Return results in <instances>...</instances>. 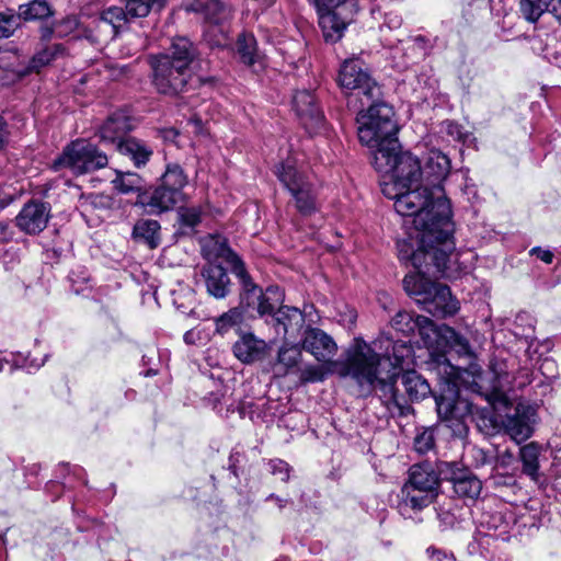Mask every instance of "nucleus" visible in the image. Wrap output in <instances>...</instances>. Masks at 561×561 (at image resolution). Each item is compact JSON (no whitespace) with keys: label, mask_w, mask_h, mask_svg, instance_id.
Here are the masks:
<instances>
[{"label":"nucleus","mask_w":561,"mask_h":561,"mask_svg":"<svg viewBox=\"0 0 561 561\" xmlns=\"http://www.w3.org/2000/svg\"><path fill=\"white\" fill-rule=\"evenodd\" d=\"M152 83L160 94L170 96L182 93L190 79V69L174 66L167 57H152Z\"/></svg>","instance_id":"obj_14"},{"label":"nucleus","mask_w":561,"mask_h":561,"mask_svg":"<svg viewBox=\"0 0 561 561\" xmlns=\"http://www.w3.org/2000/svg\"><path fill=\"white\" fill-rule=\"evenodd\" d=\"M530 255H536L539 260L547 264H551L553 261V253L550 250L541 249L540 247H535L529 251Z\"/></svg>","instance_id":"obj_59"},{"label":"nucleus","mask_w":561,"mask_h":561,"mask_svg":"<svg viewBox=\"0 0 561 561\" xmlns=\"http://www.w3.org/2000/svg\"><path fill=\"white\" fill-rule=\"evenodd\" d=\"M293 106L306 128L316 129L322 125L324 115L310 91H297L293 98Z\"/></svg>","instance_id":"obj_20"},{"label":"nucleus","mask_w":561,"mask_h":561,"mask_svg":"<svg viewBox=\"0 0 561 561\" xmlns=\"http://www.w3.org/2000/svg\"><path fill=\"white\" fill-rule=\"evenodd\" d=\"M183 201L176 190H171L160 184L152 190H145L137 195V205H140L148 214L160 215L173 209V207Z\"/></svg>","instance_id":"obj_18"},{"label":"nucleus","mask_w":561,"mask_h":561,"mask_svg":"<svg viewBox=\"0 0 561 561\" xmlns=\"http://www.w3.org/2000/svg\"><path fill=\"white\" fill-rule=\"evenodd\" d=\"M72 290L76 294H82L90 283V274L85 268L73 270L69 274Z\"/></svg>","instance_id":"obj_51"},{"label":"nucleus","mask_w":561,"mask_h":561,"mask_svg":"<svg viewBox=\"0 0 561 561\" xmlns=\"http://www.w3.org/2000/svg\"><path fill=\"white\" fill-rule=\"evenodd\" d=\"M437 518L443 530L454 527L457 522L455 514L442 507L437 510Z\"/></svg>","instance_id":"obj_57"},{"label":"nucleus","mask_w":561,"mask_h":561,"mask_svg":"<svg viewBox=\"0 0 561 561\" xmlns=\"http://www.w3.org/2000/svg\"><path fill=\"white\" fill-rule=\"evenodd\" d=\"M201 209L198 207H181L178 211L182 233H188L201 222Z\"/></svg>","instance_id":"obj_48"},{"label":"nucleus","mask_w":561,"mask_h":561,"mask_svg":"<svg viewBox=\"0 0 561 561\" xmlns=\"http://www.w3.org/2000/svg\"><path fill=\"white\" fill-rule=\"evenodd\" d=\"M360 104L367 105V110L359 111L356 118L360 144L375 151L392 146L398 147L399 126L394 119L393 107L381 96L369 101L360 99Z\"/></svg>","instance_id":"obj_4"},{"label":"nucleus","mask_w":561,"mask_h":561,"mask_svg":"<svg viewBox=\"0 0 561 561\" xmlns=\"http://www.w3.org/2000/svg\"><path fill=\"white\" fill-rule=\"evenodd\" d=\"M158 356V351L154 350V348H150L148 351V353L144 354L142 355V365L144 366H150L153 364V360L156 359V357Z\"/></svg>","instance_id":"obj_62"},{"label":"nucleus","mask_w":561,"mask_h":561,"mask_svg":"<svg viewBox=\"0 0 561 561\" xmlns=\"http://www.w3.org/2000/svg\"><path fill=\"white\" fill-rule=\"evenodd\" d=\"M131 129L129 118L122 113H114L107 117L100 128L102 140L113 142L117 146L121 139H126L125 135Z\"/></svg>","instance_id":"obj_28"},{"label":"nucleus","mask_w":561,"mask_h":561,"mask_svg":"<svg viewBox=\"0 0 561 561\" xmlns=\"http://www.w3.org/2000/svg\"><path fill=\"white\" fill-rule=\"evenodd\" d=\"M550 12L561 23V0H557L552 4Z\"/></svg>","instance_id":"obj_64"},{"label":"nucleus","mask_w":561,"mask_h":561,"mask_svg":"<svg viewBox=\"0 0 561 561\" xmlns=\"http://www.w3.org/2000/svg\"><path fill=\"white\" fill-rule=\"evenodd\" d=\"M160 224L157 220L145 219L136 222L133 229L135 239L141 240L147 243L151 249H154L160 243Z\"/></svg>","instance_id":"obj_37"},{"label":"nucleus","mask_w":561,"mask_h":561,"mask_svg":"<svg viewBox=\"0 0 561 561\" xmlns=\"http://www.w3.org/2000/svg\"><path fill=\"white\" fill-rule=\"evenodd\" d=\"M403 486L439 493V474L430 462L415 463L409 469V479Z\"/></svg>","instance_id":"obj_22"},{"label":"nucleus","mask_w":561,"mask_h":561,"mask_svg":"<svg viewBox=\"0 0 561 561\" xmlns=\"http://www.w3.org/2000/svg\"><path fill=\"white\" fill-rule=\"evenodd\" d=\"M385 24L391 30L398 28L402 24V19L400 15L389 13L386 15Z\"/></svg>","instance_id":"obj_60"},{"label":"nucleus","mask_w":561,"mask_h":561,"mask_svg":"<svg viewBox=\"0 0 561 561\" xmlns=\"http://www.w3.org/2000/svg\"><path fill=\"white\" fill-rule=\"evenodd\" d=\"M490 368L493 373V386H505L511 385L514 378L508 371L507 363L504 360L494 359L491 362Z\"/></svg>","instance_id":"obj_50"},{"label":"nucleus","mask_w":561,"mask_h":561,"mask_svg":"<svg viewBox=\"0 0 561 561\" xmlns=\"http://www.w3.org/2000/svg\"><path fill=\"white\" fill-rule=\"evenodd\" d=\"M540 450V445L535 442L526 444L519 449V459L523 463V472L533 481H538L539 478Z\"/></svg>","instance_id":"obj_35"},{"label":"nucleus","mask_w":561,"mask_h":561,"mask_svg":"<svg viewBox=\"0 0 561 561\" xmlns=\"http://www.w3.org/2000/svg\"><path fill=\"white\" fill-rule=\"evenodd\" d=\"M275 175L295 201L296 209L304 216L317 211V192L307 176L299 171L290 159L275 168Z\"/></svg>","instance_id":"obj_10"},{"label":"nucleus","mask_w":561,"mask_h":561,"mask_svg":"<svg viewBox=\"0 0 561 561\" xmlns=\"http://www.w3.org/2000/svg\"><path fill=\"white\" fill-rule=\"evenodd\" d=\"M416 331L421 337V342L432 355L440 353L444 342L443 325H436L431 319L421 316L419 319Z\"/></svg>","instance_id":"obj_27"},{"label":"nucleus","mask_w":561,"mask_h":561,"mask_svg":"<svg viewBox=\"0 0 561 561\" xmlns=\"http://www.w3.org/2000/svg\"><path fill=\"white\" fill-rule=\"evenodd\" d=\"M420 314H415L413 312H409L405 310H400L396 313V316L391 319V327L397 332L402 333L405 336H409L416 332Z\"/></svg>","instance_id":"obj_44"},{"label":"nucleus","mask_w":561,"mask_h":561,"mask_svg":"<svg viewBox=\"0 0 561 561\" xmlns=\"http://www.w3.org/2000/svg\"><path fill=\"white\" fill-rule=\"evenodd\" d=\"M305 321V314L299 308L286 306L283 302L271 318L266 319V324L274 329L276 336L289 340L296 339Z\"/></svg>","instance_id":"obj_17"},{"label":"nucleus","mask_w":561,"mask_h":561,"mask_svg":"<svg viewBox=\"0 0 561 561\" xmlns=\"http://www.w3.org/2000/svg\"><path fill=\"white\" fill-rule=\"evenodd\" d=\"M337 80L343 90L356 91L359 100L369 101L382 96L380 85L358 58L346 59L342 64Z\"/></svg>","instance_id":"obj_13"},{"label":"nucleus","mask_w":561,"mask_h":561,"mask_svg":"<svg viewBox=\"0 0 561 561\" xmlns=\"http://www.w3.org/2000/svg\"><path fill=\"white\" fill-rule=\"evenodd\" d=\"M5 371L12 373L16 369H24L27 373H31L32 369H37L41 365L34 364L33 360H30L28 356L23 355L21 353L9 354L5 356Z\"/></svg>","instance_id":"obj_49"},{"label":"nucleus","mask_w":561,"mask_h":561,"mask_svg":"<svg viewBox=\"0 0 561 561\" xmlns=\"http://www.w3.org/2000/svg\"><path fill=\"white\" fill-rule=\"evenodd\" d=\"M434 446V434L430 430L420 433L414 439V448L419 454H425Z\"/></svg>","instance_id":"obj_52"},{"label":"nucleus","mask_w":561,"mask_h":561,"mask_svg":"<svg viewBox=\"0 0 561 561\" xmlns=\"http://www.w3.org/2000/svg\"><path fill=\"white\" fill-rule=\"evenodd\" d=\"M439 472L453 483L454 493L458 497L474 501L480 495L481 481L472 473L458 469L455 462H442Z\"/></svg>","instance_id":"obj_16"},{"label":"nucleus","mask_w":561,"mask_h":561,"mask_svg":"<svg viewBox=\"0 0 561 561\" xmlns=\"http://www.w3.org/2000/svg\"><path fill=\"white\" fill-rule=\"evenodd\" d=\"M340 9L317 10L319 26L327 43H336L344 34L347 22L341 16Z\"/></svg>","instance_id":"obj_25"},{"label":"nucleus","mask_w":561,"mask_h":561,"mask_svg":"<svg viewBox=\"0 0 561 561\" xmlns=\"http://www.w3.org/2000/svg\"><path fill=\"white\" fill-rule=\"evenodd\" d=\"M435 362L437 363V373L442 376V386H478L473 378L474 373L451 365L444 355L438 354Z\"/></svg>","instance_id":"obj_23"},{"label":"nucleus","mask_w":561,"mask_h":561,"mask_svg":"<svg viewBox=\"0 0 561 561\" xmlns=\"http://www.w3.org/2000/svg\"><path fill=\"white\" fill-rule=\"evenodd\" d=\"M426 554L431 561H456L453 552H448L436 547H428L426 549Z\"/></svg>","instance_id":"obj_56"},{"label":"nucleus","mask_w":561,"mask_h":561,"mask_svg":"<svg viewBox=\"0 0 561 561\" xmlns=\"http://www.w3.org/2000/svg\"><path fill=\"white\" fill-rule=\"evenodd\" d=\"M115 190L122 194L142 193L144 180L135 172H116V178L112 181Z\"/></svg>","instance_id":"obj_39"},{"label":"nucleus","mask_w":561,"mask_h":561,"mask_svg":"<svg viewBox=\"0 0 561 561\" xmlns=\"http://www.w3.org/2000/svg\"><path fill=\"white\" fill-rule=\"evenodd\" d=\"M373 164L385 176L399 180V184L422 192V167L420 160L409 151L398 147H388L374 151Z\"/></svg>","instance_id":"obj_8"},{"label":"nucleus","mask_w":561,"mask_h":561,"mask_svg":"<svg viewBox=\"0 0 561 561\" xmlns=\"http://www.w3.org/2000/svg\"><path fill=\"white\" fill-rule=\"evenodd\" d=\"M188 182L187 175L181 165L174 163L167 167L165 172L161 178V184L168 188L176 190L181 197H184L183 188Z\"/></svg>","instance_id":"obj_42"},{"label":"nucleus","mask_w":561,"mask_h":561,"mask_svg":"<svg viewBox=\"0 0 561 561\" xmlns=\"http://www.w3.org/2000/svg\"><path fill=\"white\" fill-rule=\"evenodd\" d=\"M227 252V259L232 265V272L240 283L239 304L245 313L261 319H270L285 299L284 291L276 285L265 289L256 285L245 270L241 259L230 249L224 248L220 255Z\"/></svg>","instance_id":"obj_5"},{"label":"nucleus","mask_w":561,"mask_h":561,"mask_svg":"<svg viewBox=\"0 0 561 561\" xmlns=\"http://www.w3.org/2000/svg\"><path fill=\"white\" fill-rule=\"evenodd\" d=\"M381 399L389 411L397 409L399 414L404 415L410 412V402L413 400L414 388H379Z\"/></svg>","instance_id":"obj_32"},{"label":"nucleus","mask_w":561,"mask_h":561,"mask_svg":"<svg viewBox=\"0 0 561 561\" xmlns=\"http://www.w3.org/2000/svg\"><path fill=\"white\" fill-rule=\"evenodd\" d=\"M193 10L201 12L204 19L214 25H219L231 18V9L220 0H208L198 7L194 5Z\"/></svg>","instance_id":"obj_34"},{"label":"nucleus","mask_w":561,"mask_h":561,"mask_svg":"<svg viewBox=\"0 0 561 561\" xmlns=\"http://www.w3.org/2000/svg\"><path fill=\"white\" fill-rule=\"evenodd\" d=\"M405 293L433 317L445 318L455 314L459 305L448 286L432 282L423 273L407 275L403 279Z\"/></svg>","instance_id":"obj_7"},{"label":"nucleus","mask_w":561,"mask_h":561,"mask_svg":"<svg viewBox=\"0 0 561 561\" xmlns=\"http://www.w3.org/2000/svg\"><path fill=\"white\" fill-rule=\"evenodd\" d=\"M9 131L5 121L0 116V149L8 142Z\"/></svg>","instance_id":"obj_61"},{"label":"nucleus","mask_w":561,"mask_h":561,"mask_svg":"<svg viewBox=\"0 0 561 561\" xmlns=\"http://www.w3.org/2000/svg\"><path fill=\"white\" fill-rule=\"evenodd\" d=\"M317 10L341 9L346 0H312Z\"/></svg>","instance_id":"obj_58"},{"label":"nucleus","mask_w":561,"mask_h":561,"mask_svg":"<svg viewBox=\"0 0 561 561\" xmlns=\"http://www.w3.org/2000/svg\"><path fill=\"white\" fill-rule=\"evenodd\" d=\"M424 227L413 222L416 229V237L399 240L397 242L398 256L400 261L411 263L417 272H421L423 265L430 262L439 273L445 275L450 268V263L455 254L454 222L450 220L448 231L445 233L446 226L438 222L437 214L428 211L424 216Z\"/></svg>","instance_id":"obj_3"},{"label":"nucleus","mask_w":561,"mask_h":561,"mask_svg":"<svg viewBox=\"0 0 561 561\" xmlns=\"http://www.w3.org/2000/svg\"><path fill=\"white\" fill-rule=\"evenodd\" d=\"M79 25L78 19L73 15L66 16L56 23V34L58 37H64L71 34Z\"/></svg>","instance_id":"obj_54"},{"label":"nucleus","mask_w":561,"mask_h":561,"mask_svg":"<svg viewBox=\"0 0 561 561\" xmlns=\"http://www.w3.org/2000/svg\"><path fill=\"white\" fill-rule=\"evenodd\" d=\"M442 133H445L450 140L454 141H463L466 137L461 125L453 121H445L442 123Z\"/></svg>","instance_id":"obj_53"},{"label":"nucleus","mask_w":561,"mask_h":561,"mask_svg":"<svg viewBox=\"0 0 561 561\" xmlns=\"http://www.w3.org/2000/svg\"><path fill=\"white\" fill-rule=\"evenodd\" d=\"M550 0H519L522 15L530 23H536L540 16L549 11Z\"/></svg>","instance_id":"obj_46"},{"label":"nucleus","mask_w":561,"mask_h":561,"mask_svg":"<svg viewBox=\"0 0 561 561\" xmlns=\"http://www.w3.org/2000/svg\"><path fill=\"white\" fill-rule=\"evenodd\" d=\"M450 160L440 150L431 149L425 158L424 167H422V192L427 198V208L431 213L437 214L438 222L445 225L446 233L450 226L451 207L449 199L446 197L443 181L449 174Z\"/></svg>","instance_id":"obj_6"},{"label":"nucleus","mask_w":561,"mask_h":561,"mask_svg":"<svg viewBox=\"0 0 561 561\" xmlns=\"http://www.w3.org/2000/svg\"><path fill=\"white\" fill-rule=\"evenodd\" d=\"M196 56V49L193 43L185 37L173 39L169 51L158 57H167L174 66L190 69V65Z\"/></svg>","instance_id":"obj_29"},{"label":"nucleus","mask_w":561,"mask_h":561,"mask_svg":"<svg viewBox=\"0 0 561 561\" xmlns=\"http://www.w3.org/2000/svg\"><path fill=\"white\" fill-rule=\"evenodd\" d=\"M444 342L442 345L440 353L447 350L455 351L460 356H472V351L469 341L457 333L453 328L443 325Z\"/></svg>","instance_id":"obj_36"},{"label":"nucleus","mask_w":561,"mask_h":561,"mask_svg":"<svg viewBox=\"0 0 561 561\" xmlns=\"http://www.w3.org/2000/svg\"><path fill=\"white\" fill-rule=\"evenodd\" d=\"M270 468L271 472L274 476H278L282 481H288L290 467L286 461L282 459H273L270 461Z\"/></svg>","instance_id":"obj_55"},{"label":"nucleus","mask_w":561,"mask_h":561,"mask_svg":"<svg viewBox=\"0 0 561 561\" xmlns=\"http://www.w3.org/2000/svg\"><path fill=\"white\" fill-rule=\"evenodd\" d=\"M438 493L430 491H421L410 486L401 488V508H411L413 511H421L434 502Z\"/></svg>","instance_id":"obj_33"},{"label":"nucleus","mask_w":561,"mask_h":561,"mask_svg":"<svg viewBox=\"0 0 561 561\" xmlns=\"http://www.w3.org/2000/svg\"><path fill=\"white\" fill-rule=\"evenodd\" d=\"M55 33H56V27L53 28L50 26H43V27H41V39L49 41Z\"/></svg>","instance_id":"obj_63"},{"label":"nucleus","mask_w":561,"mask_h":561,"mask_svg":"<svg viewBox=\"0 0 561 561\" xmlns=\"http://www.w3.org/2000/svg\"><path fill=\"white\" fill-rule=\"evenodd\" d=\"M380 182L382 194L389 199L394 201V209L401 216L414 217V222L424 227V216L427 214V198L420 190H413L399 184V180L391 179L381 174Z\"/></svg>","instance_id":"obj_11"},{"label":"nucleus","mask_w":561,"mask_h":561,"mask_svg":"<svg viewBox=\"0 0 561 561\" xmlns=\"http://www.w3.org/2000/svg\"><path fill=\"white\" fill-rule=\"evenodd\" d=\"M237 51L244 65L253 66L259 58L255 37L252 34H240L237 39Z\"/></svg>","instance_id":"obj_43"},{"label":"nucleus","mask_w":561,"mask_h":561,"mask_svg":"<svg viewBox=\"0 0 561 561\" xmlns=\"http://www.w3.org/2000/svg\"><path fill=\"white\" fill-rule=\"evenodd\" d=\"M21 16L19 11L5 9L0 11V39L9 38L21 27Z\"/></svg>","instance_id":"obj_47"},{"label":"nucleus","mask_w":561,"mask_h":561,"mask_svg":"<svg viewBox=\"0 0 561 561\" xmlns=\"http://www.w3.org/2000/svg\"><path fill=\"white\" fill-rule=\"evenodd\" d=\"M207 293L216 299L226 298L231 290V282L226 270L220 265H208L202 273Z\"/></svg>","instance_id":"obj_24"},{"label":"nucleus","mask_w":561,"mask_h":561,"mask_svg":"<svg viewBox=\"0 0 561 561\" xmlns=\"http://www.w3.org/2000/svg\"><path fill=\"white\" fill-rule=\"evenodd\" d=\"M302 348L313 355L317 360L327 363L335 355L337 346L324 331L312 328L306 331Z\"/></svg>","instance_id":"obj_21"},{"label":"nucleus","mask_w":561,"mask_h":561,"mask_svg":"<svg viewBox=\"0 0 561 561\" xmlns=\"http://www.w3.org/2000/svg\"><path fill=\"white\" fill-rule=\"evenodd\" d=\"M130 16L127 12L126 7H117V5H111L104 10H102L99 14V16L93 21L96 23V27L100 28L101 26L107 27V34L111 37H114L118 28L125 25L130 21Z\"/></svg>","instance_id":"obj_30"},{"label":"nucleus","mask_w":561,"mask_h":561,"mask_svg":"<svg viewBox=\"0 0 561 561\" xmlns=\"http://www.w3.org/2000/svg\"><path fill=\"white\" fill-rule=\"evenodd\" d=\"M49 203L39 199H31L24 204L15 217L16 227L27 234L42 232L51 217Z\"/></svg>","instance_id":"obj_15"},{"label":"nucleus","mask_w":561,"mask_h":561,"mask_svg":"<svg viewBox=\"0 0 561 561\" xmlns=\"http://www.w3.org/2000/svg\"><path fill=\"white\" fill-rule=\"evenodd\" d=\"M376 350L362 337H355L343 357L331 363V371L340 377H350L359 386H428L426 379L410 365L413 347L409 342L381 334L374 342Z\"/></svg>","instance_id":"obj_1"},{"label":"nucleus","mask_w":561,"mask_h":561,"mask_svg":"<svg viewBox=\"0 0 561 561\" xmlns=\"http://www.w3.org/2000/svg\"><path fill=\"white\" fill-rule=\"evenodd\" d=\"M244 313L245 312L240 305L238 307L230 308L214 320L215 332L220 335H225L234 328H239L240 332V325L244 320Z\"/></svg>","instance_id":"obj_38"},{"label":"nucleus","mask_w":561,"mask_h":561,"mask_svg":"<svg viewBox=\"0 0 561 561\" xmlns=\"http://www.w3.org/2000/svg\"><path fill=\"white\" fill-rule=\"evenodd\" d=\"M116 149L123 156L128 157L137 168L146 165L153 153L152 148L146 141L134 137L121 139Z\"/></svg>","instance_id":"obj_26"},{"label":"nucleus","mask_w":561,"mask_h":561,"mask_svg":"<svg viewBox=\"0 0 561 561\" xmlns=\"http://www.w3.org/2000/svg\"><path fill=\"white\" fill-rule=\"evenodd\" d=\"M233 355L244 364L262 360L268 353L267 343L252 332L240 331L232 346Z\"/></svg>","instance_id":"obj_19"},{"label":"nucleus","mask_w":561,"mask_h":561,"mask_svg":"<svg viewBox=\"0 0 561 561\" xmlns=\"http://www.w3.org/2000/svg\"><path fill=\"white\" fill-rule=\"evenodd\" d=\"M108 158L96 145L87 139H76L68 144L53 161L54 171L69 169L75 175H82L103 169Z\"/></svg>","instance_id":"obj_9"},{"label":"nucleus","mask_w":561,"mask_h":561,"mask_svg":"<svg viewBox=\"0 0 561 561\" xmlns=\"http://www.w3.org/2000/svg\"><path fill=\"white\" fill-rule=\"evenodd\" d=\"M67 55V48L61 43H53L43 46L31 58L25 73L38 72L42 68L48 66L50 62L62 58Z\"/></svg>","instance_id":"obj_31"},{"label":"nucleus","mask_w":561,"mask_h":561,"mask_svg":"<svg viewBox=\"0 0 561 561\" xmlns=\"http://www.w3.org/2000/svg\"><path fill=\"white\" fill-rule=\"evenodd\" d=\"M442 419L460 417L470 412L471 402L461 390L471 391L484 398L495 411H505L502 421L504 432L517 444L526 442L534 433L539 421L538 402L517 399L505 388H428Z\"/></svg>","instance_id":"obj_2"},{"label":"nucleus","mask_w":561,"mask_h":561,"mask_svg":"<svg viewBox=\"0 0 561 561\" xmlns=\"http://www.w3.org/2000/svg\"><path fill=\"white\" fill-rule=\"evenodd\" d=\"M533 378L529 382H536V386H551L559 377L558 365L552 358L541 360L539 367L533 371Z\"/></svg>","instance_id":"obj_41"},{"label":"nucleus","mask_w":561,"mask_h":561,"mask_svg":"<svg viewBox=\"0 0 561 561\" xmlns=\"http://www.w3.org/2000/svg\"><path fill=\"white\" fill-rule=\"evenodd\" d=\"M165 0H125L130 19L145 18L152 10H161Z\"/></svg>","instance_id":"obj_45"},{"label":"nucleus","mask_w":561,"mask_h":561,"mask_svg":"<svg viewBox=\"0 0 561 561\" xmlns=\"http://www.w3.org/2000/svg\"><path fill=\"white\" fill-rule=\"evenodd\" d=\"M19 14L24 21L43 20L50 16L53 10L46 0H32L19 5Z\"/></svg>","instance_id":"obj_40"},{"label":"nucleus","mask_w":561,"mask_h":561,"mask_svg":"<svg viewBox=\"0 0 561 561\" xmlns=\"http://www.w3.org/2000/svg\"><path fill=\"white\" fill-rule=\"evenodd\" d=\"M301 347L298 344L285 342L278 350L277 359L272 366L274 377L297 374L301 382H322L325 371L320 366L307 365L300 367Z\"/></svg>","instance_id":"obj_12"}]
</instances>
